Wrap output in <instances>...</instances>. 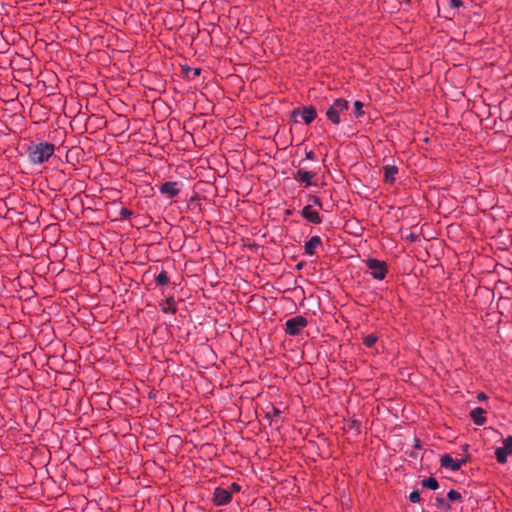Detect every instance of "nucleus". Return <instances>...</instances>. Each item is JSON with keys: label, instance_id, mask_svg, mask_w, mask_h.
<instances>
[{"label": "nucleus", "instance_id": "nucleus-1", "mask_svg": "<svg viewBox=\"0 0 512 512\" xmlns=\"http://www.w3.org/2000/svg\"><path fill=\"white\" fill-rule=\"evenodd\" d=\"M55 150V145L46 141L30 142L27 145L26 154L31 164L40 165L47 162L54 155Z\"/></svg>", "mask_w": 512, "mask_h": 512}, {"label": "nucleus", "instance_id": "nucleus-2", "mask_svg": "<svg viewBox=\"0 0 512 512\" xmlns=\"http://www.w3.org/2000/svg\"><path fill=\"white\" fill-rule=\"evenodd\" d=\"M350 105L349 101L345 98H336L333 103L327 108L325 115L333 125L341 123V115L348 111Z\"/></svg>", "mask_w": 512, "mask_h": 512}, {"label": "nucleus", "instance_id": "nucleus-3", "mask_svg": "<svg viewBox=\"0 0 512 512\" xmlns=\"http://www.w3.org/2000/svg\"><path fill=\"white\" fill-rule=\"evenodd\" d=\"M298 116H301L304 124L310 125L317 117L316 107L310 105L293 109L290 113L291 120L295 123L299 122Z\"/></svg>", "mask_w": 512, "mask_h": 512}, {"label": "nucleus", "instance_id": "nucleus-4", "mask_svg": "<svg viewBox=\"0 0 512 512\" xmlns=\"http://www.w3.org/2000/svg\"><path fill=\"white\" fill-rule=\"evenodd\" d=\"M366 266L371 270V276L375 280H384L388 273V265L385 261L368 258L365 260Z\"/></svg>", "mask_w": 512, "mask_h": 512}, {"label": "nucleus", "instance_id": "nucleus-5", "mask_svg": "<svg viewBox=\"0 0 512 512\" xmlns=\"http://www.w3.org/2000/svg\"><path fill=\"white\" fill-rule=\"evenodd\" d=\"M307 325V318L302 315H297L286 320L284 331L289 336H298Z\"/></svg>", "mask_w": 512, "mask_h": 512}, {"label": "nucleus", "instance_id": "nucleus-6", "mask_svg": "<svg viewBox=\"0 0 512 512\" xmlns=\"http://www.w3.org/2000/svg\"><path fill=\"white\" fill-rule=\"evenodd\" d=\"M508 456H512V435L503 439V447H497L495 458L499 464H506Z\"/></svg>", "mask_w": 512, "mask_h": 512}, {"label": "nucleus", "instance_id": "nucleus-7", "mask_svg": "<svg viewBox=\"0 0 512 512\" xmlns=\"http://www.w3.org/2000/svg\"><path fill=\"white\" fill-rule=\"evenodd\" d=\"M232 501L231 491L222 488L216 487L213 492L212 503L219 507L228 505Z\"/></svg>", "mask_w": 512, "mask_h": 512}, {"label": "nucleus", "instance_id": "nucleus-8", "mask_svg": "<svg viewBox=\"0 0 512 512\" xmlns=\"http://www.w3.org/2000/svg\"><path fill=\"white\" fill-rule=\"evenodd\" d=\"M181 183L177 181H167L164 182L159 187V192L163 195H165L168 199H172L179 195L181 191Z\"/></svg>", "mask_w": 512, "mask_h": 512}, {"label": "nucleus", "instance_id": "nucleus-9", "mask_svg": "<svg viewBox=\"0 0 512 512\" xmlns=\"http://www.w3.org/2000/svg\"><path fill=\"white\" fill-rule=\"evenodd\" d=\"M301 216L309 223L318 225L322 223V217L317 210L313 209L312 205L308 204L300 211Z\"/></svg>", "mask_w": 512, "mask_h": 512}, {"label": "nucleus", "instance_id": "nucleus-10", "mask_svg": "<svg viewBox=\"0 0 512 512\" xmlns=\"http://www.w3.org/2000/svg\"><path fill=\"white\" fill-rule=\"evenodd\" d=\"M323 245L322 239L320 236H312L308 241L304 244V254L308 256H313L316 254V250Z\"/></svg>", "mask_w": 512, "mask_h": 512}, {"label": "nucleus", "instance_id": "nucleus-11", "mask_svg": "<svg viewBox=\"0 0 512 512\" xmlns=\"http://www.w3.org/2000/svg\"><path fill=\"white\" fill-rule=\"evenodd\" d=\"M316 176V172L314 171H306L299 169L295 173H293V179L297 182L304 183L306 187L311 186L312 179Z\"/></svg>", "mask_w": 512, "mask_h": 512}, {"label": "nucleus", "instance_id": "nucleus-12", "mask_svg": "<svg viewBox=\"0 0 512 512\" xmlns=\"http://www.w3.org/2000/svg\"><path fill=\"white\" fill-rule=\"evenodd\" d=\"M383 170V182L393 185L396 182V175L398 174V167L396 165H386Z\"/></svg>", "mask_w": 512, "mask_h": 512}, {"label": "nucleus", "instance_id": "nucleus-13", "mask_svg": "<svg viewBox=\"0 0 512 512\" xmlns=\"http://www.w3.org/2000/svg\"><path fill=\"white\" fill-rule=\"evenodd\" d=\"M440 465L441 467L451 471H458L461 468V463H459L457 459H453L448 453L441 456Z\"/></svg>", "mask_w": 512, "mask_h": 512}, {"label": "nucleus", "instance_id": "nucleus-14", "mask_svg": "<svg viewBox=\"0 0 512 512\" xmlns=\"http://www.w3.org/2000/svg\"><path fill=\"white\" fill-rule=\"evenodd\" d=\"M159 306L164 314H176L177 312L176 302L173 295L166 297L165 300L159 303Z\"/></svg>", "mask_w": 512, "mask_h": 512}, {"label": "nucleus", "instance_id": "nucleus-15", "mask_svg": "<svg viewBox=\"0 0 512 512\" xmlns=\"http://www.w3.org/2000/svg\"><path fill=\"white\" fill-rule=\"evenodd\" d=\"M486 411L482 407H476L470 411V417L473 423L477 426H482L486 423Z\"/></svg>", "mask_w": 512, "mask_h": 512}, {"label": "nucleus", "instance_id": "nucleus-16", "mask_svg": "<svg viewBox=\"0 0 512 512\" xmlns=\"http://www.w3.org/2000/svg\"><path fill=\"white\" fill-rule=\"evenodd\" d=\"M154 281L156 286L161 288L162 294H165V287L171 284L168 273L163 268L161 269L159 274L155 276Z\"/></svg>", "mask_w": 512, "mask_h": 512}, {"label": "nucleus", "instance_id": "nucleus-17", "mask_svg": "<svg viewBox=\"0 0 512 512\" xmlns=\"http://www.w3.org/2000/svg\"><path fill=\"white\" fill-rule=\"evenodd\" d=\"M182 74L187 80H195L200 74L201 69L197 67L182 66Z\"/></svg>", "mask_w": 512, "mask_h": 512}, {"label": "nucleus", "instance_id": "nucleus-18", "mask_svg": "<svg viewBox=\"0 0 512 512\" xmlns=\"http://www.w3.org/2000/svg\"><path fill=\"white\" fill-rule=\"evenodd\" d=\"M435 506L443 511V512H449L452 510V505L449 503L444 497L437 496L434 498Z\"/></svg>", "mask_w": 512, "mask_h": 512}, {"label": "nucleus", "instance_id": "nucleus-19", "mask_svg": "<svg viewBox=\"0 0 512 512\" xmlns=\"http://www.w3.org/2000/svg\"><path fill=\"white\" fill-rule=\"evenodd\" d=\"M421 486L423 488L435 491L439 488V482L435 477L430 476L421 481Z\"/></svg>", "mask_w": 512, "mask_h": 512}, {"label": "nucleus", "instance_id": "nucleus-20", "mask_svg": "<svg viewBox=\"0 0 512 512\" xmlns=\"http://www.w3.org/2000/svg\"><path fill=\"white\" fill-rule=\"evenodd\" d=\"M346 429L353 430L356 435L361 433V422L357 419H349L346 421Z\"/></svg>", "mask_w": 512, "mask_h": 512}, {"label": "nucleus", "instance_id": "nucleus-21", "mask_svg": "<svg viewBox=\"0 0 512 512\" xmlns=\"http://www.w3.org/2000/svg\"><path fill=\"white\" fill-rule=\"evenodd\" d=\"M363 107H364V104L359 100H356L353 103L352 113L355 118H357V119L362 118L365 115V111L363 110Z\"/></svg>", "mask_w": 512, "mask_h": 512}, {"label": "nucleus", "instance_id": "nucleus-22", "mask_svg": "<svg viewBox=\"0 0 512 512\" xmlns=\"http://www.w3.org/2000/svg\"><path fill=\"white\" fill-rule=\"evenodd\" d=\"M462 499H463L462 494L455 489H451L447 493V501L449 503L450 502H461Z\"/></svg>", "mask_w": 512, "mask_h": 512}, {"label": "nucleus", "instance_id": "nucleus-23", "mask_svg": "<svg viewBox=\"0 0 512 512\" xmlns=\"http://www.w3.org/2000/svg\"><path fill=\"white\" fill-rule=\"evenodd\" d=\"M281 410L275 406H271V411H267L265 414V418L269 420V423L271 424L272 421L279 417L281 415Z\"/></svg>", "mask_w": 512, "mask_h": 512}, {"label": "nucleus", "instance_id": "nucleus-24", "mask_svg": "<svg viewBox=\"0 0 512 512\" xmlns=\"http://www.w3.org/2000/svg\"><path fill=\"white\" fill-rule=\"evenodd\" d=\"M378 341V337L375 335V334H368L367 336H365L363 338V344L367 347V348H372L375 343Z\"/></svg>", "mask_w": 512, "mask_h": 512}, {"label": "nucleus", "instance_id": "nucleus-25", "mask_svg": "<svg viewBox=\"0 0 512 512\" xmlns=\"http://www.w3.org/2000/svg\"><path fill=\"white\" fill-rule=\"evenodd\" d=\"M119 215L121 219L128 220L132 217L133 211L128 209L127 207H122L119 211Z\"/></svg>", "mask_w": 512, "mask_h": 512}, {"label": "nucleus", "instance_id": "nucleus-26", "mask_svg": "<svg viewBox=\"0 0 512 512\" xmlns=\"http://www.w3.org/2000/svg\"><path fill=\"white\" fill-rule=\"evenodd\" d=\"M308 201L311 202L313 205L317 206L319 209L323 208L321 199L316 195L310 194L308 196Z\"/></svg>", "mask_w": 512, "mask_h": 512}, {"label": "nucleus", "instance_id": "nucleus-27", "mask_svg": "<svg viewBox=\"0 0 512 512\" xmlns=\"http://www.w3.org/2000/svg\"><path fill=\"white\" fill-rule=\"evenodd\" d=\"M409 501L412 502V503H419L421 501V495H420V492L418 490H413L410 494H409Z\"/></svg>", "mask_w": 512, "mask_h": 512}, {"label": "nucleus", "instance_id": "nucleus-28", "mask_svg": "<svg viewBox=\"0 0 512 512\" xmlns=\"http://www.w3.org/2000/svg\"><path fill=\"white\" fill-rule=\"evenodd\" d=\"M242 489L241 485L238 484L237 482H232L230 485H229V488L227 490L231 491V494L232 493H238L240 492Z\"/></svg>", "mask_w": 512, "mask_h": 512}, {"label": "nucleus", "instance_id": "nucleus-29", "mask_svg": "<svg viewBox=\"0 0 512 512\" xmlns=\"http://www.w3.org/2000/svg\"><path fill=\"white\" fill-rule=\"evenodd\" d=\"M406 240L410 241L411 243L418 242L420 241V236L411 232L406 236Z\"/></svg>", "mask_w": 512, "mask_h": 512}, {"label": "nucleus", "instance_id": "nucleus-30", "mask_svg": "<svg viewBox=\"0 0 512 512\" xmlns=\"http://www.w3.org/2000/svg\"><path fill=\"white\" fill-rule=\"evenodd\" d=\"M449 6L453 9H458L463 6V2L461 0H448Z\"/></svg>", "mask_w": 512, "mask_h": 512}, {"label": "nucleus", "instance_id": "nucleus-31", "mask_svg": "<svg viewBox=\"0 0 512 512\" xmlns=\"http://www.w3.org/2000/svg\"><path fill=\"white\" fill-rule=\"evenodd\" d=\"M305 158L308 160H316V154L313 150L306 151Z\"/></svg>", "mask_w": 512, "mask_h": 512}, {"label": "nucleus", "instance_id": "nucleus-32", "mask_svg": "<svg viewBox=\"0 0 512 512\" xmlns=\"http://www.w3.org/2000/svg\"><path fill=\"white\" fill-rule=\"evenodd\" d=\"M471 460V457L469 454H467L465 457L461 458V459H457V461L459 463H461V466L462 465H465L467 462H469Z\"/></svg>", "mask_w": 512, "mask_h": 512}, {"label": "nucleus", "instance_id": "nucleus-33", "mask_svg": "<svg viewBox=\"0 0 512 512\" xmlns=\"http://www.w3.org/2000/svg\"><path fill=\"white\" fill-rule=\"evenodd\" d=\"M413 447L415 449H421L422 448V443H421V440L419 438H417V437L414 438Z\"/></svg>", "mask_w": 512, "mask_h": 512}, {"label": "nucleus", "instance_id": "nucleus-34", "mask_svg": "<svg viewBox=\"0 0 512 512\" xmlns=\"http://www.w3.org/2000/svg\"><path fill=\"white\" fill-rule=\"evenodd\" d=\"M477 399L479 401H484L488 399V396L484 392H480L477 394Z\"/></svg>", "mask_w": 512, "mask_h": 512}, {"label": "nucleus", "instance_id": "nucleus-35", "mask_svg": "<svg viewBox=\"0 0 512 512\" xmlns=\"http://www.w3.org/2000/svg\"><path fill=\"white\" fill-rule=\"evenodd\" d=\"M409 456H410L411 458L416 459V458L418 457V454H417L416 452H414V451H411V452L409 453Z\"/></svg>", "mask_w": 512, "mask_h": 512}, {"label": "nucleus", "instance_id": "nucleus-36", "mask_svg": "<svg viewBox=\"0 0 512 512\" xmlns=\"http://www.w3.org/2000/svg\"><path fill=\"white\" fill-rule=\"evenodd\" d=\"M292 213H293V211H292V210H290V209H287V210L285 211V215H286V216L292 215Z\"/></svg>", "mask_w": 512, "mask_h": 512}, {"label": "nucleus", "instance_id": "nucleus-37", "mask_svg": "<svg viewBox=\"0 0 512 512\" xmlns=\"http://www.w3.org/2000/svg\"><path fill=\"white\" fill-rule=\"evenodd\" d=\"M468 448H469V445H468V444L463 445V450H464L465 452H467V451H468Z\"/></svg>", "mask_w": 512, "mask_h": 512}, {"label": "nucleus", "instance_id": "nucleus-38", "mask_svg": "<svg viewBox=\"0 0 512 512\" xmlns=\"http://www.w3.org/2000/svg\"><path fill=\"white\" fill-rule=\"evenodd\" d=\"M302 267H303V263L302 262L298 263L297 266H296L297 269H301Z\"/></svg>", "mask_w": 512, "mask_h": 512}, {"label": "nucleus", "instance_id": "nucleus-39", "mask_svg": "<svg viewBox=\"0 0 512 512\" xmlns=\"http://www.w3.org/2000/svg\"><path fill=\"white\" fill-rule=\"evenodd\" d=\"M508 119H509V120H512V111H511V115H510V117H509Z\"/></svg>", "mask_w": 512, "mask_h": 512}]
</instances>
